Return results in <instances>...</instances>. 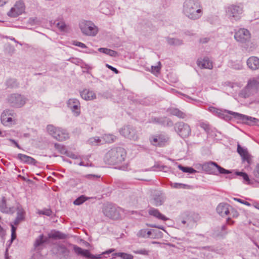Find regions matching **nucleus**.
Returning a JSON list of instances; mask_svg holds the SVG:
<instances>
[{
	"mask_svg": "<svg viewBox=\"0 0 259 259\" xmlns=\"http://www.w3.org/2000/svg\"><path fill=\"white\" fill-rule=\"evenodd\" d=\"M237 152L241 156L243 162H247L248 165L252 163V156L248 153L247 149L242 147L239 144L237 145Z\"/></svg>",
	"mask_w": 259,
	"mask_h": 259,
	"instance_id": "6ab92c4d",
	"label": "nucleus"
},
{
	"mask_svg": "<svg viewBox=\"0 0 259 259\" xmlns=\"http://www.w3.org/2000/svg\"><path fill=\"white\" fill-rule=\"evenodd\" d=\"M121 211V208L111 204L105 205L103 210L104 214L106 217L113 220L119 219Z\"/></svg>",
	"mask_w": 259,
	"mask_h": 259,
	"instance_id": "6e6552de",
	"label": "nucleus"
},
{
	"mask_svg": "<svg viewBox=\"0 0 259 259\" xmlns=\"http://www.w3.org/2000/svg\"><path fill=\"white\" fill-rule=\"evenodd\" d=\"M120 133L125 138L133 141H137L139 137L136 130L131 125H126L120 130Z\"/></svg>",
	"mask_w": 259,
	"mask_h": 259,
	"instance_id": "9b49d317",
	"label": "nucleus"
},
{
	"mask_svg": "<svg viewBox=\"0 0 259 259\" xmlns=\"http://www.w3.org/2000/svg\"><path fill=\"white\" fill-rule=\"evenodd\" d=\"M58 251L61 254L65 256H68L70 253L69 250L63 245H60L57 247Z\"/></svg>",
	"mask_w": 259,
	"mask_h": 259,
	"instance_id": "72a5a7b5",
	"label": "nucleus"
},
{
	"mask_svg": "<svg viewBox=\"0 0 259 259\" xmlns=\"http://www.w3.org/2000/svg\"><path fill=\"white\" fill-rule=\"evenodd\" d=\"M79 28L85 35L95 36L98 32V28L90 21L82 20L79 24Z\"/></svg>",
	"mask_w": 259,
	"mask_h": 259,
	"instance_id": "423d86ee",
	"label": "nucleus"
},
{
	"mask_svg": "<svg viewBox=\"0 0 259 259\" xmlns=\"http://www.w3.org/2000/svg\"><path fill=\"white\" fill-rule=\"evenodd\" d=\"M202 169L208 174H228L231 173L228 170L225 169L219 165L217 163L209 161L203 163L202 165Z\"/></svg>",
	"mask_w": 259,
	"mask_h": 259,
	"instance_id": "20e7f679",
	"label": "nucleus"
},
{
	"mask_svg": "<svg viewBox=\"0 0 259 259\" xmlns=\"http://www.w3.org/2000/svg\"><path fill=\"white\" fill-rule=\"evenodd\" d=\"M80 96L85 100H92L96 98V94L92 91L84 89L80 92Z\"/></svg>",
	"mask_w": 259,
	"mask_h": 259,
	"instance_id": "5701e85b",
	"label": "nucleus"
},
{
	"mask_svg": "<svg viewBox=\"0 0 259 259\" xmlns=\"http://www.w3.org/2000/svg\"><path fill=\"white\" fill-rule=\"evenodd\" d=\"M17 158L21 161L27 164H31L35 165V164L36 163V160L34 159L33 158L23 154H18L17 155Z\"/></svg>",
	"mask_w": 259,
	"mask_h": 259,
	"instance_id": "393cba45",
	"label": "nucleus"
},
{
	"mask_svg": "<svg viewBox=\"0 0 259 259\" xmlns=\"http://www.w3.org/2000/svg\"><path fill=\"white\" fill-rule=\"evenodd\" d=\"M116 138V137L113 135L105 134L104 136V140L108 143L113 142L115 140Z\"/></svg>",
	"mask_w": 259,
	"mask_h": 259,
	"instance_id": "49530a36",
	"label": "nucleus"
},
{
	"mask_svg": "<svg viewBox=\"0 0 259 259\" xmlns=\"http://www.w3.org/2000/svg\"><path fill=\"white\" fill-rule=\"evenodd\" d=\"M248 68L252 70H255L259 68V58L255 56L249 57L246 61Z\"/></svg>",
	"mask_w": 259,
	"mask_h": 259,
	"instance_id": "412c9836",
	"label": "nucleus"
},
{
	"mask_svg": "<svg viewBox=\"0 0 259 259\" xmlns=\"http://www.w3.org/2000/svg\"><path fill=\"white\" fill-rule=\"evenodd\" d=\"M98 51L101 53H103L111 57H116L117 55L116 51L107 48H101L98 49Z\"/></svg>",
	"mask_w": 259,
	"mask_h": 259,
	"instance_id": "2f4dec72",
	"label": "nucleus"
},
{
	"mask_svg": "<svg viewBox=\"0 0 259 259\" xmlns=\"http://www.w3.org/2000/svg\"><path fill=\"white\" fill-rule=\"evenodd\" d=\"M16 117V113L13 110H5L1 114V122L5 126L15 124L17 122Z\"/></svg>",
	"mask_w": 259,
	"mask_h": 259,
	"instance_id": "0eeeda50",
	"label": "nucleus"
},
{
	"mask_svg": "<svg viewBox=\"0 0 259 259\" xmlns=\"http://www.w3.org/2000/svg\"><path fill=\"white\" fill-rule=\"evenodd\" d=\"M101 140L98 138H91L88 140V143L90 145H95L97 144L99 142H100Z\"/></svg>",
	"mask_w": 259,
	"mask_h": 259,
	"instance_id": "09e8293b",
	"label": "nucleus"
},
{
	"mask_svg": "<svg viewBox=\"0 0 259 259\" xmlns=\"http://www.w3.org/2000/svg\"><path fill=\"white\" fill-rule=\"evenodd\" d=\"M229 112L236 119L239 120L240 122L249 125H253L259 121V119L254 117L233 111H229Z\"/></svg>",
	"mask_w": 259,
	"mask_h": 259,
	"instance_id": "9d476101",
	"label": "nucleus"
},
{
	"mask_svg": "<svg viewBox=\"0 0 259 259\" xmlns=\"http://www.w3.org/2000/svg\"><path fill=\"white\" fill-rule=\"evenodd\" d=\"M231 209V213H233V217H237L238 212L233 210L230 206L224 203H220L217 207V212L222 217H227L230 214Z\"/></svg>",
	"mask_w": 259,
	"mask_h": 259,
	"instance_id": "ddd939ff",
	"label": "nucleus"
},
{
	"mask_svg": "<svg viewBox=\"0 0 259 259\" xmlns=\"http://www.w3.org/2000/svg\"><path fill=\"white\" fill-rule=\"evenodd\" d=\"M232 66L236 70H241L243 68V65L241 62L234 63Z\"/></svg>",
	"mask_w": 259,
	"mask_h": 259,
	"instance_id": "13d9d810",
	"label": "nucleus"
},
{
	"mask_svg": "<svg viewBox=\"0 0 259 259\" xmlns=\"http://www.w3.org/2000/svg\"><path fill=\"white\" fill-rule=\"evenodd\" d=\"M56 27L61 31H64L66 27L65 23L63 21H60L56 23Z\"/></svg>",
	"mask_w": 259,
	"mask_h": 259,
	"instance_id": "3c124183",
	"label": "nucleus"
},
{
	"mask_svg": "<svg viewBox=\"0 0 259 259\" xmlns=\"http://www.w3.org/2000/svg\"><path fill=\"white\" fill-rule=\"evenodd\" d=\"M175 131L183 138L189 137L191 132L190 126L183 122H180L176 123L175 125Z\"/></svg>",
	"mask_w": 259,
	"mask_h": 259,
	"instance_id": "f8f14e48",
	"label": "nucleus"
},
{
	"mask_svg": "<svg viewBox=\"0 0 259 259\" xmlns=\"http://www.w3.org/2000/svg\"><path fill=\"white\" fill-rule=\"evenodd\" d=\"M197 65L201 69H211L213 68L212 62L207 57L199 58L197 61Z\"/></svg>",
	"mask_w": 259,
	"mask_h": 259,
	"instance_id": "aec40b11",
	"label": "nucleus"
},
{
	"mask_svg": "<svg viewBox=\"0 0 259 259\" xmlns=\"http://www.w3.org/2000/svg\"><path fill=\"white\" fill-rule=\"evenodd\" d=\"M24 2L21 0L18 1L8 12V15L11 17H16L24 11Z\"/></svg>",
	"mask_w": 259,
	"mask_h": 259,
	"instance_id": "4468645a",
	"label": "nucleus"
},
{
	"mask_svg": "<svg viewBox=\"0 0 259 259\" xmlns=\"http://www.w3.org/2000/svg\"><path fill=\"white\" fill-rule=\"evenodd\" d=\"M167 42L169 45H180L182 44V40L173 38H167Z\"/></svg>",
	"mask_w": 259,
	"mask_h": 259,
	"instance_id": "a18cd8bd",
	"label": "nucleus"
},
{
	"mask_svg": "<svg viewBox=\"0 0 259 259\" xmlns=\"http://www.w3.org/2000/svg\"><path fill=\"white\" fill-rule=\"evenodd\" d=\"M148 213L150 215H152L159 220L163 221H166L168 220V219L165 215L161 214L158 209L153 207H150L149 208L148 210Z\"/></svg>",
	"mask_w": 259,
	"mask_h": 259,
	"instance_id": "b1692460",
	"label": "nucleus"
},
{
	"mask_svg": "<svg viewBox=\"0 0 259 259\" xmlns=\"http://www.w3.org/2000/svg\"><path fill=\"white\" fill-rule=\"evenodd\" d=\"M29 23L31 25L38 24L40 23V21L36 18H30L29 19Z\"/></svg>",
	"mask_w": 259,
	"mask_h": 259,
	"instance_id": "6e6d98bb",
	"label": "nucleus"
},
{
	"mask_svg": "<svg viewBox=\"0 0 259 259\" xmlns=\"http://www.w3.org/2000/svg\"><path fill=\"white\" fill-rule=\"evenodd\" d=\"M48 240L47 238H44V236L43 235H41L36 239L34 246L35 247H37L41 244H42L44 242H46Z\"/></svg>",
	"mask_w": 259,
	"mask_h": 259,
	"instance_id": "e433bc0d",
	"label": "nucleus"
},
{
	"mask_svg": "<svg viewBox=\"0 0 259 259\" xmlns=\"http://www.w3.org/2000/svg\"><path fill=\"white\" fill-rule=\"evenodd\" d=\"M72 44L73 45L79 47L83 48V49L87 48V47L86 46V45L82 43L81 42L77 41L76 40L72 41Z\"/></svg>",
	"mask_w": 259,
	"mask_h": 259,
	"instance_id": "864d4df0",
	"label": "nucleus"
},
{
	"mask_svg": "<svg viewBox=\"0 0 259 259\" xmlns=\"http://www.w3.org/2000/svg\"><path fill=\"white\" fill-rule=\"evenodd\" d=\"M151 122L157 123L161 125L162 117H154L151 119Z\"/></svg>",
	"mask_w": 259,
	"mask_h": 259,
	"instance_id": "4d7b16f0",
	"label": "nucleus"
},
{
	"mask_svg": "<svg viewBox=\"0 0 259 259\" xmlns=\"http://www.w3.org/2000/svg\"><path fill=\"white\" fill-rule=\"evenodd\" d=\"M48 133L55 139L62 141L69 138L68 134L65 130L59 127H56L52 125L47 126Z\"/></svg>",
	"mask_w": 259,
	"mask_h": 259,
	"instance_id": "39448f33",
	"label": "nucleus"
},
{
	"mask_svg": "<svg viewBox=\"0 0 259 259\" xmlns=\"http://www.w3.org/2000/svg\"><path fill=\"white\" fill-rule=\"evenodd\" d=\"M85 177L88 179H90V180H95V179H98L99 178H100V176H99V175H92V174H90V175H87L85 176Z\"/></svg>",
	"mask_w": 259,
	"mask_h": 259,
	"instance_id": "bf43d9fd",
	"label": "nucleus"
},
{
	"mask_svg": "<svg viewBox=\"0 0 259 259\" xmlns=\"http://www.w3.org/2000/svg\"><path fill=\"white\" fill-rule=\"evenodd\" d=\"M115 250V249L111 248V249L107 250L104 252H103L101 254H97V255H93L89 252V255H88V258H92V259H100L102 258V254H103V255L108 254L109 253L113 252Z\"/></svg>",
	"mask_w": 259,
	"mask_h": 259,
	"instance_id": "c756f323",
	"label": "nucleus"
},
{
	"mask_svg": "<svg viewBox=\"0 0 259 259\" xmlns=\"http://www.w3.org/2000/svg\"><path fill=\"white\" fill-rule=\"evenodd\" d=\"M208 39L206 37L202 38L200 40V42H202V43H206V42H208Z\"/></svg>",
	"mask_w": 259,
	"mask_h": 259,
	"instance_id": "774afa93",
	"label": "nucleus"
},
{
	"mask_svg": "<svg viewBox=\"0 0 259 259\" xmlns=\"http://www.w3.org/2000/svg\"><path fill=\"white\" fill-rule=\"evenodd\" d=\"M106 66L108 68L110 69L111 70L113 71L115 73H116V74L119 73V71L116 68L113 67V66H112L108 64H106Z\"/></svg>",
	"mask_w": 259,
	"mask_h": 259,
	"instance_id": "052dcab7",
	"label": "nucleus"
},
{
	"mask_svg": "<svg viewBox=\"0 0 259 259\" xmlns=\"http://www.w3.org/2000/svg\"><path fill=\"white\" fill-rule=\"evenodd\" d=\"M199 125L207 133H209L210 131V125L207 122L201 121Z\"/></svg>",
	"mask_w": 259,
	"mask_h": 259,
	"instance_id": "de8ad7c7",
	"label": "nucleus"
},
{
	"mask_svg": "<svg viewBox=\"0 0 259 259\" xmlns=\"http://www.w3.org/2000/svg\"><path fill=\"white\" fill-rule=\"evenodd\" d=\"M54 147L61 154H65L67 152V150H66L65 147L62 145L56 143V144H55Z\"/></svg>",
	"mask_w": 259,
	"mask_h": 259,
	"instance_id": "c03bdc74",
	"label": "nucleus"
},
{
	"mask_svg": "<svg viewBox=\"0 0 259 259\" xmlns=\"http://www.w3.org/2000/svg\"><path fill=\"white\" fill-rule=\"evenodd\" d=\"M208 110L214 115L225 120H229L231 119L230 116L227 114L231 115L229 112L230 111V110L220 109L212 106L209 107Z\"/></svg>",
	"mask_w": 259,
	"mask_h": 259,
	"instance_id": "f3484780",
	"label": "nucleus"
},
{
	"mask_svg": "<svg viewBox=\"0 0 259 259\" xmlns=\"http://www.w3.org/2000/svg\"><path fill=\"white\" fill-rule=\"evenodd\" d=\"M134 252L136 254H140L147 255H148L149 251L145 249H142L138 250H135L134 251Z\"/></svg>",
	"mask_w": 259,
	"mask_h": 259,
	"instance_id": "5fc2aeb1",
	"label": "nucleus"
},
{
	"mask_svg": "<svg viewBox=\"0 0 259 259\" xmlns=\"http://www.w3.org/2000/svg\"><path fill=\"white\" fill-rule=\"evenodd\" d=\"M146 230H141L139 232L138 235L139 237H144L146 236Z\"/></svg>",
	"mask_w": 259,
	"mask_h": 259,
	"instance_id": "e2e57ef3",
	"label": "nucleus"
},
{
	"mask_svg": "<svg viewBox=\"0 0 259 259\" xmlns=\"http://www.w3.org/2000/svg\"><path fill=\"white\" fill-rule=\"evenodd\" d=\"M66 235L59 231H55L49 235L50 238L54 239H64Z\"/></svg>",
	"mask_w": 259,
	"mask_h": 259,
	"instance_id": "f704fd0d",
	"label": "nucleus"
},
{
	"mask_svg": "<svg viewBox=\"0 0 259 259\" xmlns=\"http://www.w3.org/2000/svg\"><path fill=\"white\" fill-rule=\"evenodd\" d=\"M125 156L126 152L124 148L115 147L106 154L105 161L110 165H117L124 161Z\"/></svg>",
	"mask_w": 259,
	"mask_h": 259,
	"instance_id": "f03ea898",
	"label": "nucleus"
},
{
	"mask_svg": "<svg viewBox=\"0 0 259 259\" xmlns=\"http://www.w3.org/2000/svg\"><path fill=\"white\" fill-rule=\"evenodd\" d=\"M113 258H115L116 256L121 257L123 259H133L134 256L130 254L123 252H118L112 254Z\"/></svg>",
	"mask_w": 259,
	"mask_h": 259,
	"instance_id": "473e14b6",
	"label": "nucleus"
},
{
	"mask_svg": "<svg viewBox=\"0 0 259 259\" xmlns=\"http://www.w3.org/2000/svg\"><path fill=\"white\" fill-rule=\"evenodd\" d=\"M52 210L50 209H45L44 210H39L38 211L39 214L46 215L47 216H50L52 214Z\"/></svg>",
	"mask_w": 259,
	"mask_h": 259,
	"instance_id": "603ef678",
	"label": "nucleus"
},
{
	"mask_svg": "<svg viewBox=\"0 0 259 259\" xmlns=\"http://www.w3.org/2000/svg\"><path fill=\"white\" fill-rule=\"evenodd\" d=\"M179 168L185 172H189L190 174H193L196 171V170L192 167H184L181 165L178 166Z\"/></svg>",
	"mask_w": 259,
	"mask_h": 259,
	"instance_id": "ea45409f",
	"label": "nucleus"
},
{
	"mask_svg": "<svg viewBox=\"0 0 259 259\" xmlns=\"http://www.w3.org/2000/svg\"><path fill=\"white\" fill-rule=\"evenodd\" d=\"M157 64H158V65L156 66H151V72L154 74L159 73L160 69H161L160 62H158L157 63Z\"/></svg>",
	"mask_w": 259,
	"mask_h": 259,
	"instance_id": "37998d69",
	"label": "nucleus"
},
{
	"mask_svg": "<svg viewBox=\"0 0 259 259\" xmlns=\"http://www.w3.org/2000/svg\"><path fill=\"white\" fill-rule=\"evenodd\" d=\"M24 211L22 208L18 207L17 216L14 222L15 225H18L24 219Z\"/></svg>",
	"mask_w": 259,
	"mask_h": 259,
	"instance_id": "c85d7f7f",
	"label": "nucleus"
},
{
	"mask_svg": "<svg viewBox=\"0 0 259 259\" xmlns=\"http://www.w3.org/2000/svg\"><path fill=\"white\" fill-rule=\"evenodd\" d=\"M11 82H13V83H15V81L13 79H10V80H8L7 81V84L8 85V86H10V85H12V84H11Z\"/></svg>",
	"mask_w": 259,
	"mask_h": 259,
	"instance_id": "338daca9",
	"label": "nucleus"
},
{
	"mask_svg": "<svg viewBox=\"0 0 259 259\" xmlns=\"http://www.w3.org/2000/svg\"><path fill=\"white\" fill-rule=\"evenodd\" d=\"M235 175L242 178L245 182H249L250 180L248 175L246 173L241 171H236L235 172Z\"/></svg>",
	"mask_w": 259,
	"mask_h": 259,
	"instance_id": "4c0bfd02",
	"label": "nucleus"
},
{
	"mask_svg": "<svg viewBox=\"0 0 259 259\" xmlns=\"http://www.w3.org/2000/svg\"><path fill=\"white\" fill-rule=\"evenodd\" d=\"M88 198L85 197L84 195H81L78 198H77L76 199H75L73 203L75 205H79L83 203L84 202H85Z\"/></svg>",
	"mask_w": 259,
	"mask_h": 259,
	"instance_id": "a19ab883",
	"label": "nucleus"
},
{
	"mask_svg": "<svg viewBox=\"0 0 259 259\" xmlns=\"http://www.w3.org/2000/svg\"><path fill=\"white\" fill-rule=\"evenodd\" d=\"M167 112L171 115L176 116L180 118H185L187 115L177 108H171L167 109Z\"/></svg>",
	"mask_w": 259,
	"mask_h": 259,
	"instance_id": "a878e982",
	"label": "nucleus"
},
{
	"mask_svg": "<svg viewBox=\"0 0 259 259\" xmlns=\"http://www.w3.org/2000/svg\"><path fill=\"white\" fill-rule=\"evenodd\" d=\"M70 246H72L74 252L78 255H81L86 257H88L89 255V251L88 250H83L80 247L75 245L70 244Z\"/></svg>",
	"mask_w": 259,
	"mask_h": 259,
	"instance_id": "cd10ccee",
	"label": "nucleus"
},
{
	"mask_svg": "<svg viewBox=\"0 0 259 259\" xmlns=\"http://www.w3.org/2000/svg\"><path fill=\"white\" fill-rule=\"evenodd\" d=\"M171 186L175 188H184V189H190L191 186L188 185L181 184V183H172Z\"/></svg>",
	"mask_w": 259,
	"mask_h": 259,
	"instance_id": "79ce46f5",
	"label": "nucleus"
},
{
	"mask_svg": "<svg viewBox=\"0 0 259 259\" xmlns=\"http://www.w3.org/2000/svg\"><path fill=\"white\" fill-rule=\"evenodd\" d=\"M243 13V7L242 4L232 5L227 8V13L232 22L239 20Z\"/></svg>",
	"mask_w": 259,
	"mask_h": 259,
	"instance_id": "7ed1b4c3",
	"label": "nucleus"
},
{
	"mask_svg": "<svg viewBox=\"0 0 259 259\" xmlns=\"http://www.w3.org/2000/svg\"><path fill=\"white\" fill-rule=\"evenodd\" d=\"M247 85L257 93L259 88V81L254 78L250 79L248 81Z\"/></svg>",
	"mask_w": 259,
	"mask_h": 259,
	"instance_id": "7c9ffc66",
	"label": "nucleus"
},
{
	"mask_svg": "<svg viewBox=\"0 0 259 259\" xmlns=\"http://www.w3.org/2000/svg\"><path fill=\"white\" fill-rule=\"evenodd\" d=\"M68 107L71 110L75 116L80 113V105L79 101L76 99H70L67 102Z\"/></svg>",
	"mask_w": 259,
	"mask_h": 259,
	"instance_id": "a211bd4d",
	"label": "nucleus"
},
{
	"mask_svg": "<svg viewBox=\"0 0 259 259\" xmlns=\"http://www.w3.org/2000/svg\"><path fill=\"white\" fill-rule=\"evenodd\" d=\"M168 137L164 135H157L152 136L150 138V142L153 145L156 146H163L168 141Z\"/></svg>",
	"mask_w": 259,
	"mask_h": 259,
	"instance_id": "2eb2a0df",
	"label": "nucleus"
},
{
	"mask_svg": "<svg viewBox=\"0 0 259 259\" xmlns=\"http://www.w3.org/2000/svg\"><path fill=\"white\" fill-rule=\"evenodd\" d=\"M0 209L6 213H14L15 209L13 207L8 206L5 197H3L0 201Z\"/></svg>",
	"mask_w": 259,
	"mask_h": 259,
	"instance_id": "4be33fe9",
	"label": "nucleus"
},
{
	"mask_svg": "<svg viewBox=\"0 0 259 259\" xmlns=\"http://www.w3.org/2000/svg\"><path fill=\"white\" fill-rule=\"evenodd\" d=\"M183 12L190 19L196 20L203 15V8L198 0H186L183 4Z\"/></svg>",
	"mask_w": 259,
	"mask_h": 259,
	"instance_id": "f257e3e1",
	"label": "nucleus"
},
{
	"mask_svg": "<svg viewBox=\"0 0 259 259\" xmlns=\"http://www.w3.org/2000/svg\"><path fill=\"white\" fill-rule=\"evenodd\" d=\"M255 93H256V92L246 85L245 88L241 91L240 96L244 98H247Z\"/></svg>",
	"mask_w": 259,
	"mask_h": 259,
	"instance_id": "bb28decb",
	"label": "nucleus"
},
{
	"mask_svg": "<svg viewBox=\"0 0 259 259\" xmlns=\"http://www.w3.org/2000/svg\"><path fill=\"white\" fill-rule=\"evenodd\" d=\"M236 40L241 43H245L249 41L250 38V33L247 29H240L234 35Z\"/></svg>",
	"mask_w": 259,
	"mask_h": 259,
	"instance_id": "dca6fc26",
	"label": "nucleus"
},
{
	"mask_svg": "<svg viewBox=\"0 0 259 259\" xmlns=\"http://www.w3.org/2000/svg\"><path fill=\"white\" fill-rule=\"evenodd\" d=\"M164 200V199L162 196H155L153 198V203L156 206H158L163 204Z\"/></svg>",
	"mask_w": 259,
	"mask_h": 259,
	"instance_id": "c9c22d12",
	"label": "nucleus"
},
{
	"mask_svg": "<svg viewBox=\"0 0 259 259\" xmlns=\"http://www.w3.org/2000/svg\"><path fill=\"white\" fill-rule=\"evenodd\" d=\"M161 125L163 126H171L173 125V122L169 118L166 117H162Z\"/></svg>",
	"mask_w": 259,
	"mask_h": 259,
	"instance_id": "58836bf2",
	"label": "nucleus"
},
{
	"mask_svg": "<svg viewBox=\"0 0 259 259\" xmlns=\"http://www.w3.org/2000/svg\"><path fill=\"white\" fill-rule=\"evenodd\" d=\"M253 175L255 180L259 182V163L256 165L253 171Z\"/></svg>",
	"mask_w": 259,
	"mask_h": 259,
	"instance_id": "8fccbe9b",
	"label": "nucleus"
},
{
	"mask_svg": "<svg viewBox=\"0 0 259 259\" xmlns=\"http://www.w3.org/2000/svg\"><path fill=\"white\" fill-rule=\"evenodd\" d=\"M26 98L20 94H13L8 98V101L10 105L14 107L20 108L24 105Z\"/></svg>",
	"mask_w": 259,
	"mask_h": 259,
	"instance_id": "1a4fd4ad",
	"label": "nucleus"
},
{
	"mask_svg": "<svg viewBox=\"0 0 259 259\" xmlns=\"http://www.w3.org/2000/svg\"><path fill=\"white\" fill-rule=\"evenodd\" d=\"M10 141H11L13 143H14V144L16 145V146L17 148H19V149H20V148H20V146H19V144H18V143H17V142L14 140L10 139Z\"/></svg>",
	"mask_w": 259,
	"mask_h": 259,
	"instance_id": "0e129e2a",
	"label": "nucleus"
},
{
	"mask_svg": "<svg viewBox=\"0 0 259 259\" xmlns=\"http://www.w3.org/2000/svg\"><path fill=\"white\" fill-rule=\"evenodd\" d=\"M234 199L235 200V201H237L241 203H242V204H244L247 206H250V204L247 202V201H244V200H242V199H240L239 198H234Z\"/></svg>",
	"mask_w": 259,
	"mask_h": 259,
	"instance_id": "680f3d73",
	"label": "nucleus"
},
{
	"mask_svg": "<svg viewBox=\"0 0 259 259\" xmlns=\"http://www.w3.org/2000/svg\"><path fill=\"white\" fill-rule=\"evenodd\" d=\"M16 238V233H11V240L13 241L15 238Z\"/></svg>",
	"mask_w": 259,
	"mask_h": 259,
	"instance_id": "69168bd1",
	"label": "nucleus"
}]
</instances>
